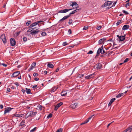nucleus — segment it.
<instances>
[{
	"mask_svg": "<svg viewBox=\"0 0 132 132\" xmlns=\"http://www.w3.org/2000/svg\"><path fill=\"white\" fill-rule=\"evenodd\" d=\"M62 129L60 128L56 132H62Z\"/></svg>",
	"mask_w": 132,
	"mask_h": 132,
	"instance_id": "obj_37",
	"label": "nucleus"
},
{
	"mask_svg": "<svg viewBox=\"0 0 132 132\" xmlns=\"http://www.w3.org/2000/svg\"><path fill=\"white\" fill-rule=\"evenodd\" d=\"M35 29V28H34L31 29H29L27 30V31L28 32H32L33 31V30H34V29Z\"/></svg>",
	"mask_w": 132,
	"mask_h": 132,
	"instance_id": "obj_27",
	"label": "nucleus"
},
{
	"mask_svg": "<svg viewBox=\"0 0 132 132\" xmlns=\"http://www.w3.org/2000/svg\"><path fill=\"white\" fill-rule=\"evenodd\" d=\"M67 92L65 91H63L61 93V95L62 96L66 95L67 94Z\"/></svg>",
	"mask_w": 132,
	"mask_h": 132,
	"instance_id": "obj_18",
	"label": "nucleus"
},
{
	"mask_svg": "<svg viewBox=\"0 0 132 132\" xmlns=\"http://www.w3.org/2000/svg\"><path fill=\"white\" fill-rule=\"evenodd\" d=\"M119 39L121 41H123L125 39V38L124 36H121L119 37Z\"/></svg>",
	"mask_w": 132,
	"mask_h": 132,
	"instance_id": "obj_20",
	"label": "nucleus"
},
{
	"mask_svg": "<svg viewBox=\"0 0 132 132\" xmlns=\"http://www.w3.org/2000/svg\"><path fill=\"white\" fill-rule=\"evenodd\" d=\"M52 114L51 113H50L47 116V118L48 119L52 117Z\"/></svg>",
	"mask_w": 132,
	"mask_h": 132,
	"instance_id": "obj_31",
	"label": "nucleus"
},
{
	"mask_svg": "<svg viewBox=\"0 0 132 132\" xmlns=\"http://www.w3.org/2000/svg\"><path fill=\"white\" fill-rule=\"evenodd\" d=\"M71 6H72L73 9H77L79 7L78 4L75 2H73Z\"/></svg>",
	"mask_w": 132,
	"mask_h": 132,
	"instance_id": "obj_5",
	"label": "nucleus"
},
{
	"mask_svg": "<svg viewBox=\"0 0 132 132\" xmlns=\"http://www.w3.org/2000/svg\"><path fill=\"white\" fill-rule=\"evenodd\" d=\"M93 53V52L92 51H89L88 53V54H91Z\"/></svg>",
	"mask_w": 132,
	"mask_h": 132,
	"instance_id": "obj_46",
	"label": "nucleus"
},
{
	"mask_svg": "<svg viewBox=\"0 0 132 132\" xmlns=\"http://www.w3.org/2000/svg\"><path fill=\"white\" fill-rule=\"evenodd\" d=\"M1 38L4 43L5 44L6 43V39L4 34L1 35Z\"/></svg>",
	"mask_w": 132,
	"mask_h": 132,
	"instance_id": "obj_6",
	"label": "nucleus"
},
{
	"mask_svg": "<svg viewBox=\"0 0 132 132\" xmlns=\"http://www.w3.org/2000/svg\"><path fill=\"white\" fill-rule=\"evenodd\" d=\"M7 91L8 92H9L10 91V88H7Z\"/></svg>",
	"mask_w": 132,
	"mask_h": 132,
	"instance_id": "obj_59",
	"label": "nucleus"
},
{
	"mask_svg": "<svg viewBox=\"0 0 132 132\" xmlns=\"http://www.w3.org/2000/svg\"><path fill=\"white\" fill-rule=\"evenodd\" d=\"M43 21H37L36 22H35L33 23H32L31 25H30L29 27V28H32L35 26L37 25V24H38L39 26H39V24L40 23L42 22H43Z\"/></svg>",
	"mask_w": 132,
	"mask_h": 132,
	"instance_id": "obj_4",
	"label": "nucleus"
},
{
	"mask_svg": "<svg viewBox=\"0 0 132 132\" xmlns=\"http://www.w3.org/2000/svg\"><path fill=\"white\" fill-rule=\"evenodd\" d=\"M42 106L40 105H38L37 106V108L38 109L40 110L42 109Z\"/></svg>",
	"mask_w": 132,
	"mask_h": 132,
	"instance_id": "obj_32",
	"label": "nucleus"
},
{
	"mask_svg": "<svg viewBox=\"0 0 132 132\" xmlns=\"http://www.w3.org/2000/svg\"><path fill=\"white\" fill-rule=\"evenodd\" d=\"M3 105H0V108H1V109H2L3 108Z\"/></svg>",
	"mask_w": 132,
	"mask_h": 132,
	"instance_id": "obj_62",
	"label": "nucleus"
},
{
	"mask_svg": "<svg viewBox=\"0 0 132 132\" xmlns=\"http://www.w3.org/2000/svg\"><path fill=\"white\" fill-rule=\"evenodd\" d=\"M37 114L36 112H33L32 111L29 112L26 114V117L28 118L29 117H32L35 116Z\"/></svg>",
	"mask_w": 132,
	"mask_h": 132,
	"instance_id": "obj_2",
	"label": "nucleus"
},
{
	"mask_svg": "<svg viewBox=\"0 0 132 132\" xmlns=\"http://www.w3.org/2000/svg\"><path fill=\"white\" fill-rule=\"evenodd\" d=\"M39 32V30H34V29L32 32L30 33V34L35 36L36 34H37Z\"/></svg>",
	"mask_w": 132,
	"mask_h": 132,
	"instance_id": "obj_11",
	"label": "nucleus"
},
{
	"mask_svg": "<svg viewBox=\"0 0 132 132\" xmlns=\"http://www.w3.org/2000/svg\"><path fill=\"white\" fill-rule=\"evenodd\" d=\"M67 44H68L66 42H63L62 44L64 46L66 45Z\"/></svg>",
	"mask_w": 132,
	"mask_h": 132,
	"instance_id": "obj_47",
	"label": "nucleus"
},
{
	"mask_svg": "<svg viewBox=\"0 0 132 132\" xmlns=\"http://www.w3.org/2000/svg\"><path fill=\"white\" fill-rule=\"evenodd\" d=\"M36 127H35L33 129L31 130L30 131V132H33L35 131L36 130Z\"/></svg>",
	"mask_w": 132,
	"mask_h": 132,
	"instance_id": "obj_40",
	"label": "nucleus"
},
{
	"mask_svg": "<svg viewBox=\"0 0 132 132\" xmlns=\"http://www.w3.org/2000/svg\"><path fill=\"white\" fill-rule=\"evenodd\" d=\"M21 91L23 93H25L26 92V90L23 89H22L21 90Z\"/></svg>",
	"mask_w": 132,
	"mask_h": 132,
	"instance_id": "obj_61",
	"label": "nucleus"
},
{
	"mask_svg": "<svg viewBox=\"0 0 132 132\" xmlns=\"http://www.w3.org/2000/svg\"><path fill=\"white\" fill-rule=\"evenodd\" d=\"M37 85H34L32 87L33 88H36L37 86Z\"/></svg>",
	"mask_w": 132,
	"mask_h": 132,
	"instance_id": "obj_51",
	"label": "nucleus"
},
{
	"mask_svg": "<svg viewBox=\"0 0 132 132\" xmlns=\"http://www.w3.org/2000/svg\"><path fill=\"white\" fill-rule=\"evenodd\" d=\"M63 104V103L61 102L57 104L55 106L54 109L55 111H56L58 108L60 107V106Z\"/></svg>",
	"mask_w": 132,
	"mask_h": 132,
	"instance_id": "obj_8",
	"label": "nucleus"
},
{
	"mask_svg": "<svg viewBox=\"0 0 132 132\" xmlns=\"http://www.w3.org/2000/svg\"><path fill=\"white\" fill-rule=\"evenodd\" d=\"M130 5V3H128L126 4L125 6L126 7H127L129 6Z\"/></svg>",
	"mask_w": 132,
	"mask_h": 132,
	"instance_id": "obj_41",
	"label": "nucleus"
},
{
	"mask_svg": "<svg viewBox=\"0 0 132 132\" xmlns=\"http://www.w3.org/2000/svg\"><path fill=\"white\" fill-rule=\"evenodd\" d=\"M88 27L87 26H85L83 29V30H86L88 29Z\"/></svg>",
	"mask_w": 132,
	"mask_h": 132,
	"instance_id": "obj_34",
	"label": "nucleus"
},
{
	"mask_svg": "<svg viewBox=\"0 0 132 132\" xmlns=\"http://www.w3.org/2000/svg\"><path fill=\"white\" fill-rule=\"evenodd\" d=\"M94 116V115H92L90 117L88 118V121L90 120Z\"/></svg>",
	"mask_w": 132,
	"mask_h": 132,
	"instance_id": "obj_53",
	"label": "nucleus"
},
{
	"mask_svg": "<svg viewBox=\"0 0 132 132\" xmlns=\"http://www.w3.org/2000/svg\"><path fill=\"white\" fill-rule=\"evenodd\" d=\"M58 88V87H54L52 89V92H54Z\"/></svg>",
	"mask_w": 132,
	"mask_h": 132,
	"instance_id": "obj_25",
	"label": "nucleus"
},
{
	"mask_svg": "<svg viewBox=\"0 0 132 132\" xmlns=\"http://www.w3.org/2000/svg\"><path fill=\"white\" fill-rule=\"evenodd\" d=\"M94 77V73L90 75L85 77L86 79H89Z\"/></svg>",
	"mask_w": 132,
	"mask_h": 132,
	"instance_id": "obj_13",
	"label": "nucleus"
},
{
	"mask_svg": "<svg viewBox=\"0 0 132 132\" xmlns=\"http://www.w3.org/2000/svg\"><path fill=\"white\" fill-rule=\"evenodd\" d=\"M75 13L74 12V11H72V12H71V13H70V14H69V15H70L71 14H74Z\"/></svg>",
	"mask_w": 132,
	"mask_h": 132,
	"instance_id": "obj_54",
	"label": "nucleus"
},
{
	"mask_svg": "<svg viewBox=\"0 0 132 132\" xmlns=\"http://www.w3.org/2000/svg\"><path fill=\"white\" fill-rule=\"evenodd\" d=\"M35 80V81H38L39 80V78H36L34 79Z\"/></svg>",
	"mask_w": 132,
	"mask_h": 132,
	"instance_id": "obj_56",
	"label": "nucleus"
},
{
	"mask_svg": "<svg viewBox=\"0 0 132 132\" xmlns=\"http://www.w3.org/2000/svg\"><path fill=\"white\" fill-rule=\"evenodd\" d=\"M33 68H32L31 67L30 68L28 69V70L29 71H30Z\"/></svg>",
	"mask_w": 132,
	"mask_h": 132,
	"instance_id": "obj_58",
	"label": "nucleus"
},
{
	"mask_svg": "<svg viewBox=\"0 0 132 132\" xmlns=\"http://www.w3.org/2000/svg\"><path fill=\"white\" fill-rule=\"evenodd\" d=\"M31 23V21H28L27 22L26 24L27 26H29L30 24Z\"/></svg>",
	"mask_w": 132,
	"mask_h": 132,
	"instance_id": "obj_30",
	"label": "nucleus"
},
{
	"mask_svg": "<svg viewBox=\"0 0 132 132\" xmlns=\"http://www.w3.org/2000/svg\"><path fill=\"white\" fill-rule=\"evenodd\" d=\"M121 20H119L118 21V22L116 24H117V26L118 25H119L120 24V23L121 22Z\"/></svg>",
	"mask_w": 132,
	"mask_h": 132,
	"instance_id": "obj_42",
	"label": "nucleus"
},
{
	"mask_svg": "<svg viewBox=\"0 0 132 132\" xmlns=\"http://www.w3.org/2000/svg\"><path fill=\"white\" fill-rule=\"evenodd\" d=\"M113 2L108 1L105 2L104 4L102 5V7H105L106 6H108L107 8L108 9H110L112 7L111 6Z\"/></svg>",
	"mask_w": 132,
	"mask_h": 132,
	"instance_id": "obj_1",
	"label": "nucleus"
},
{
	"mask_svg": "<svg viewBox=\"0 0 132 132\" xmlns=\"http://www.w3.org/2000/svg\"><path fill=\"white\" fill-rule=\"evenodd\" d=\"M25 121L24 120H23L21 122L19 126H22L25 125Z\"/></svg>",
	"mask_w": 132,
	"mask_h": 132,
	"instance_id": "obj_26",
	"label": "nucleus"
},
{
	"mask_svg": "<svg viewBox=\"0 0 132 132\" xmlns=\"http://www.w3.org/2000/svg\"><path fill=\"white\" fill-rule=\"evenodd\" d=\"M33 75H34V77H36V76H37L38 75V74L37 73H35L34 74H33Z\"/></svg>",
	"mask_w": 132,
	"mask_h": 132,
	"instance_id": "obj_50",
	"label": "nucleus"
},
{
	"mask_svg": "<svg viewBox=\"0 0 132 132\" xmlns=\"http://www.w3.org/2000/svg\"><path fill=\"white\" fill-rule=\"evenodd\" d=\"M125 94V93H122L120 94H119L118 95H117L116 97L117 98H118L121 97V96L124 95Z\"/></svg>",
	"mask_w": 132,
	"mask_h": 132,
	"instance_id": "obj_22",
	"label": "nucleus"
},
{
	"mask_svg": "<svg viewBox=\"0 0 132 132\" xmlns=\"http://www.w3.org/2000/svg\"><path fill=\"white\" fill-rule=\"evenodd\" d=\"M23 39L24 41V42H26L27 40V38L25 37H24L23 38Z\"/></svg>",
	"mask_w": 132,
	"mask_h": 132,
	"instance_id": "obj_39",
	"label": "nucleus"
},
{
	"mask_svg": "<svg viewBox=\"0 0 132 132\" xmlns=\"http://www.w3.org/2000/svg\"><path fill=\"white\" fill-rule=\"evenodd\" d=\"M20 73V72L19 71H16L13 73L12 75V77H16L19 75Z\"/></svg>",
	"mask_w": 132,
	"mask_h": 132,
	"instance_id": "obj_9",
	"label": "nucleus"
},
{
	"mask_svg": "<svg viewBox=\"0 0 132 132\" xmlns=\"http://www.w3.org/2000/svg\"><path fill=\"white\" fill-rule=\"evenodd\" d=\"M129 26L128 25H124L122 28V29L124 30H127L129 28Z\"/></svg>",
	"mask_w": 132,
	"mask_h": 132,
	"instance_id": "obj_17",
	"label": "nucleus"
},
{
	"mask_svg": "<svg viewBox=\"0 0 132 132\" xmlns=\"http://www.w3.org/2000/svg\"><path fill=\"white\" fill-rule=\"evenodd\" d=\"M46 35V34L45 32H42L41 33V35L43 36H45Z\"/></svg>",
	"mask_w": 132,
	"mask_h": 132,
	"instance_id": "obj_33",
	"label": "nucleus"
},
{
	"mask_svg": "<svg viewBox=\"0 0 132 132\" xmlns=\"http://www.w3.org/2000/svg\"><path fill=\"white\" fill-rule=\"evenodd\" d=\"M102 27V26H98L97 27V30H100L101 29Z\"/></svg>",
	"mask_w": 132,
	"mask_h": 132,
	"instance_id": "obj_43",
	"label": "nucleus"
},
{
	"mask_svg": "<svg viewBox=\"0 0 132 132\" xmlns=\"http://www.w3.org/2000/svg\"><path fill=\"white\" fill-rule=\"evenodd\" d=\"M132 126L127 128L125 131V132H131L132 130Z\"/></svg>",
	"mask_w": 132,
	"mask_h": 132,
	"instance_id": "obj_14",
	"label": "nucleus"
},
{
	"mask_svg": "<svg viewBox=\"0 0 132 132\" xmlns=\"http://www.w3.org/2000/svg\"><path fill=\"white\" fill-rule=\"evenodd\" d=\"M129 60V59L128 58H127L123 62L126 63L128 62V61Z\"/></svg>",
	"mask_w": 132,
	"mask_h": 132,
	"instance_id": "obj_45",
	"label": "nucleus"
},
{
	"mask_svg": "<svg viewBox=\"0 0 132 132\" xmlns=\"http://www.w3.org/2000/svg\"><path fill=\"white\" fill-rule=\"evenodd\" d=\"M77 103H75L73 104H72L70 105V107L73 109H75L76 108V106L77 105Z\"/></svg>",
	"mask_w": 132,
	"mask_h": 132,
	"instance_id": "obj_15",
	"label": "nucleus"
},
{
	"mask_svg": "<svg viewBox=\"0 0 132 132\" xmlns=\"http://www.w3.org/2000/svg\"><path fill=\"white\" fill-rule=\"evenodd\" d=\"M72 9H65L63 10H61L59 12V13H65L67 12L70 10H71Z\"/></svg>",
	"mask_w": 132,
	"mask_h": 132,
	"instance_id": "obj_12",
	"label": "nucleus"
},
{
	"mask_svg": "<svg viewBox=\"0 0 132 132\" xmlns=\"http://www.w3.org/2000/svg\"><path fill=\"white\" fill-rule=\"evenodd\" d=\"M104 42V40L103 39H100L99 41H98V43L99 44H101L103 42Z\"/></svg>",
	"mask_w": 132,
	"mask_h": 132,
	"instance_id": "obj_28",
	"label": "nucleus"
},
{
	"mask_svg": "<svg viewBox=\"0 0 132 132\" xmlns=\"http://www.w3.org/2000/svg\"><path fill=\"white\" fill-rule=\"evenodd\" d=\"M70 16V15H68L67 16H64L62 19L60 20V21H61L62 20H65L68 18Z\"/></svg>",
	"mask_w": 132,
	"mask_h": 132,
	"instance_id": "obj_16",
	"label": "nucleus"
},
{
	"mask_svg": "<svg viewBox=\"0 0 132 132\" xmlns=\"http://www.w3.org/2000/svg\"><path fill=\"white\" fill-rule=\"evenodd\" d=\"M12 109L10 107H7L5 108L4 111V113L5 114L6 113L9 112Z\"/></svg>",
	"mask_w": 132,
	"mask_h": 132,
	"instance_id": "obj_10",
	"label": "nucleus"
},
{
	"mask_svg": "<svg viewBox=\"0 0 132 132\" xmlns=\"http://www.w3.org/2000/svg\"><path fill=\"white\" fill-rule=\"evenodd\" d=\"M71 30L70 29H69L68 31V32L69 33V34H71Z\"/></svg>",
	"mask_w": 132,
	"mask_h": 132,
	"instance_id": "obj_49",
	"label": "nucleus"
},
{
	"mask_svg": "<svg viewBox=\"0 0 132 132\" xmlns=\"http://www.w3.org/2000/svg\"><path fill=\"white\" fill-rule=\"evenodd\" d=\"M10 42L11 45V46H13L15 45L16 43V42L13 38H11L10 40Z\"/></svg>",
	"mask_w": 132,
	"mask_h": 132,
	"instance_id": "obj_7",
	"label": "nucleus"
},
{
	"mask_svg": "<svg viewBox=\"0 0 132 132\" xmlns=\"http://www.w3.org/2000/svg\"><path fill=\"white\" fill-rule=\"evenodd\" d=\"M123 12L126 15H127L129 14L125 10H123Z\"/></svg>",
	"mask_w": 132,
	"mask_h": 132,
	"instance_id": "obj_38",
	"label": "nucleus"
},
{
	"mask_svg": "<svg viewBox=\"0 0 132 132\" xmlns=\"http://www.w3.org/2000/svg\"><path fill=\"white\" fill-rule=\"evenodd\" d=\"M26 91L27 93L28 94H30L31 93V90L29 89L26 88Z\"/></svg>",
	"mask_w": 132,
	"mask_h": 132,
	"instance_id": "obj_21",
	"label": "nucleus"
},
{
	"mask_svg": "<svg viewBox=\"0 0 132 132\" xmlns=\"http://www.w3.org/2000/svg\"><path fill=\"white\" fill-rule=\"evenodd\" d=\"M117 3V2H114L113 4V5H111V6H112H112H114L116 4V3Z\"/></svg>",
	"mask_w": 132,
	"mask_h": 132,
	"instance_id": "obj_52",
	"label": "nucleus"
},
{
	"mask_svg": "<svg viewBox=\"0 0 132 132\" xmlns=\"http://www.w3.org/2000/svg\"><path fill=\"white\" fill-rule=\"evenodd\" d=\"M1 65H3V66L4 67H6L7 66V65L6 64H4V63H1Z\"/></svg>",
	"mask_w": 132,
	"mask_h": 132,
	"instance_id": "obj_48",
	"label": "nucleus"
},
{
	"mask_svg": "<svg viewBox=\"0 0 132 132\" xmlns=\"http://www.w3.org/2000/svg\"><path fill=\"white\" fill-rule=\"evenodd\" d=\"M84 76V74H79L78 75V77L79 78H81L82 77Z\"/></svg>",
	"mask_w": 132,
	"mask_h": 132,
	"instance_id": "obj_35",
	"label": "nucleus"
},
{
	"mask_svg": "<svg viewBox=\"0 0 132 132\" xmlns=\"http://www.w3.org/2000/svg\"><path fill=\"white\" fill-rule=\"evenodd\" d=\"M23 116V114H15V116L17 117H22Z\"/></svg>",
	"mask_w": 132,
	"mask_h": 132,
	"instance_id": "obj_23",
	"label": "nucleus"
},
{
	"mask_svg": "<svg viewBox=\"0 0 132 132\" xmlns=\"http://www.w3.org/2000/svg\"><path fill=\"white\" fill-rule=\"evenodd\" d=\"M116 100V98H113L111 99L110 100V102L111 103H112L115 100Z\"/></svg>",
	"mask_w": 132,
	"mask_h": 132,
	"instance_id": "obj_36",
	"label": "nucleus"
},
{
	"mask_svg": "<svg viewBox=\"0 0 132 132\" xmlns=\"http://www.w3.org/2000/svg\"><path fill=\"white\" fill-rule=\"evenodd\" d=\"M48 67L52 68L54 67V65L48 63L47 64Z\"/></svg>",
	"mask_w": 132,
	"mask_h": 132,
	"instance_id": "obj_24",
	"label": "nucleus"
},
{
	"mask_svg": "<svg viewBox=\"0 0 132 132\" xmlns=\"http://www.w3.org/2000/svg\"><path fill=\"white\" fill-rule=\"evenodd\" d=\"M43 73L45 75L47 73V71H44Z\"/></svg>",
	"mask_w": 132,
	"mask_h": 132,
	"instance_id": "obj_60",
	"label": "nucleus"
},
{
	"mask_svg": "<svg viewBox=\"0 0 132 132\" xmlns=\"http://www.w3.org/2000/svg\"><path fill=\"white\" fill-rule=\"evenodd\" d=\"M88 120H86L84 122H83V123H84V124H85L87 123L88 122Z\"/></svg>",
	"mask_w": 132,
	"mask_h": 132,
	"instance_id": "obj_55",
	"label": "nucleus"
},
{
	"mask_svg": "<svg viewBox=\"0 0 132 132\" xmlns=\"http://www.w3.org/2000/svg\"><path fill=\"white\" fill-rule=\"evenodd\" d=\"M72 19H70L69 20V21L68 23L70 24H72Z\"/></svg>",
	"mask_w": 132,
	"mask_h": 132,
	"instance_id": "obj_44",
	"label": "nucleus"
},
{
	"mask_svg": "<svg viewBox=\"0 0 132 132\" xmlns=\"http://www.w3.org/2000/svg\"><path fill=\"white\" fill-rule=\"evenodd\" d=\"M102 65L101 64H97L96 68L98 69H100L102 67Z\"/></svg>",
	"mask_w": 132,
	"mask_h": 132,
	"instance_id": "obj_19",
	"label": "nucleus"
},
{
	"mask_svg": "<svg viewBox=\"0 0 132 132\" xmlns=\"http://www.w3.org/2000/svg\"><path fill=\"white\" fill-rule=\"evenodd\" d=\"M36 65V63L35 62H33L31 66V67L32 68H34Z\"/></svg>",
	"mask_w": 132,
	"mask_h": 132,
	"instance_id": "obj_29",
	"label": "nucleus"
},
{
	"mask_svg": "<svg viewBox=\"0 0 132 132\" xmlns=\"http://www.w3.org/2000/svg\"><path fill=\"white\" fill-rule=\"evenodd\" d=\"M33 68H32L31 67L30 68L28 69V70L29 71H30Z\"/></svg>",
	"mask_w": 132,
	"mask_h": 132,
	"instance_id": "obj_57",
	"label": "nucleus"
},
{
	"mask_svg": "<svg viewBox=\"0 0 132 132\" xmlns=\"http://www.w3.org/2000/svg\"><path fill=\"white\" fill-rule=\"evenodd\" d=\"M59 68H58L56 70H55V71L56 72H58L59 71Z\"/></svg>",
	"mask_w": 132,
	"mask_h": 132,
	"instance_id": "obj_64",
	"label": "nucleus"
},
{
	"mask_svg": "<svg viewBox=\"0 0 132 132\" xmlns=\"http://www.w3.org/2000/svg\"><path fill=\"white\" fill-rule=\"evenodd\" d=\"M15 84L17 86H18L19 85L18 82H16Z\"/></svg>",
	"mask_w": 132,
	"mask_h": 132,
	"instance_id": "obj_63",
	"label": "nucleus"
},
{
	"mask_svg": "<svg viewBox=\"0 0 132 132\" xmlns=\"http://www.w3.org/2000/svg\"><path fill=\"white\" fill-rule=\"evenodd\" d=\"M100 53L102 54H104L105 53V51L103 50L102 46L98 48L97 51V54L96 55L98 56Z\"/></svg>",
	"mask_w": 132,
	"mask_h": 132,
	"instance_id": "obj_3",
	"label": "nucleus"
}]
</instances>
